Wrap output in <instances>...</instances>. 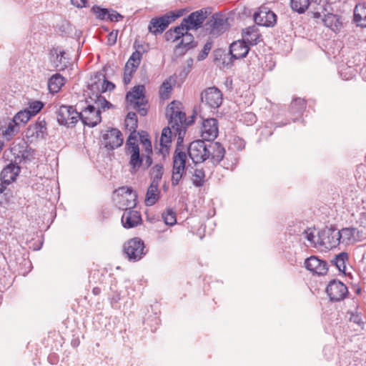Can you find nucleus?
Masks as SVG:
<instances>
[{
  "label": "nucleus",
  "instance_id": "f257e3e1",
  "mask_svg": "<svg viewBox=\"0 0 366 366\" xmlns=\"http://www.w3.org/2000/svg\"><path fill=\"white\" fill-rule=\"evenodd\" d=\"M210 14L211 11L209 8H203L191 13L187 17L183 19L180 24V26L184 27L183 36H181L180 41L175 46L174 54L176 56H183L189 49L197 46L193 35L189 34V31L200 28Z\"/></svg>",
  "mask_w": 366,
  "mask_h": 366
},
{
  "label": "nucleus",
  "instance_id": "f03ea898",
  "mask_svg": "<svg viewBox=\"0 0 366 366\" xmlns=\"http://www.w3.org/2000/svg\"><path fill=\"white\" fill-rule=\"evenodd\" d=\"M165 116L169 125L178 136L177 144L181 145L187 128L194 123L195 115L192 114L187 118L186 113L183 111L182 104L179 101L174 100L167 105Z\"/></svg>",
  "mask_w": 366,
  "mask_h": 366
},
{
  "label": "nucleus",
  "instance_id": "7ed1b4c3",
  "mask_svg": "<svg viewBox=\"0 0 366 366\" xmlns=\"http://www.w3.org/2000/svg\"><path fill=\"white\" fill-rule=\"evenodd\" d=\"M79 104L75 107L61 105L56 111L57 122L60 125L66 127L74 126L79 119V112H78Z\"/></svg>",
  "mask_w": 366,
  "mask_h": 366
},
{
  "label": "nucleus",
  "instance_id": "20e7f679",
  "mask_svg": "<svg viewBox=\"0 0 366 366\" xmlns=\"http://www.w3.org/2000/svg\"><path fill=\"white\" fill-rule=\"evenodd\" d=\"M228 26L227 18L220 13H216L205 24V30L212 37H217L227 30Z\"/></svg>",
  "mask_w": 366,
  "mask_h": 366
},
{
  "label": "nucleus",
  "instance_id": "39448f33",
  "mask_svg": "<svg viewBox=\"0 0 366 366\" xmlns=\"http://www.w3.org/2000/svg\"><path fill=\"white\" fill-rule=\"evenodd\" d=\"M144 243L139 237L132 238L124 244V252L129 261L140 260L145 254Z\"/></svg>",
  "mask_w": 366,
  "mask_h": 366
},
{
  "label": "nucleus",
  "instance_id": "423d86ee",
  "mask_svg": "<svg viewBox=\"0 0 366 366\" xmlns=\"http://www.w3.org/2000/svg\"><path fill=\"white\" fill-rule=\"evenodd\" d=\"M187 150L189 157L195 164L208 159V144L204 139H197L191 142Z\"/></svg>",
  "mask_w": 366,
  "mask_h": 366
},
{
  "label": "nucleus",
  "instance_id": "0eeeda50",
  "mask_svg": "<svg viewBox=\"0 0 366 366\" xmlns=\"http://www.w3.org/2000/svg\"><path fill=\"white\" fill-rule=\"evenodd\" d=\"M338 234L339 229L333 227H326L318 232L317 243L326 249L336 247L340 244Z\"/></svg>",
  "mask_w": 366,
  "mask_h": 366
},
{
  "label": "nucleus",
  "instance_id": "6e6552de",
  "mask_svg": "<svg viewBox=\"0 0 366 366\" xmlns=\"http://www.w3.org/2000/svg\"><path fill=\"white\" fill-rule=\"evenodd\" d=\"M180 15V13L177 14L172 13L171 14H166L160 17L152 18L148 26L149 31L154 35L162 34Z\"/></svg>",
  "mask_w": 366,
  "mask_h": 366
},
{
  "label": "nucleus",
  "instance_id": "1a4fd4ad",
  "mask_svg": "<svg viewBox=\"0 0 366 366\" xmlns=\"http://www.w3.org/2000/svg\"><path fill=\"white\" fill-rule=\"evenodd\" d=\"M79 119L81 120L84 125L89 127H94L99 124L102 121L101 112L99 109H96L92 104H87L84 108L79 104Z\"/></svg>",
  "mask_w": 366,
  "mask_h": 366
},
{
  "label": "nucleus",
  "instance_id": "9d476101",
  "mask_svg": "<svg viewBox=\"0 0 366 366\" xmlns=\"http://www.w3.org/2000/svg\"><path fill=\"white\" fill-rule=\"evenodd\" d=\"M102 144L107 150H114L124 142L122 134L117 128H109L102 132Z\"/></svg>",
  "mask_w": 366,
  "mask_h": 366
},
{
  "label": "nucleus",
  "instance_id": "9b49d317",
  "mask_svg": "<svg viewBox=\"0 0 366 366\" xmlns=\"http://www.w3.org/2000/svg\"><path fill=\"white\" fill-rule=\"evenodd\" d=\"M126 102L127 109H134L143 117L147 115L146 105L148 101L144 93H127Z\"/></svg>",
  "mask_w": 366,
  "mask_h": 366
},
{
  "label": "nucleus",
  "instance_id": "f8f14e48",
  "mask_svg": "<svg viewBox=\"0 0 366 366\" xmlns=\"http://www.w3.org/2000/svg\"><path fill=\"white\" fill-rule=\"evenodd\" d=\"M326 292L332 302H340L344 300L347 294V286L338 280H331L326 287Z\"/></svg>",
  "mask_w": 366,
  "mask_h": 366
},
{
  "label": "nucleus",
  "instance_id": "ddd939ff",
  "mask_svg": "<svg viewBox=\"0 0 366 366\" xmlns=\"http://www.w3.org/2000/svg\"><path fill=\"white\" fill-rule=\"evenodd\" d=\"M48 135L46 122L44 118L39 116L35 123L29 124L26 132V137L31 141L44 139Z\"/></svg>",
  "mask_w": 366,
  "mask_h": 366
},
{
  "label": "nucleus",
  "instance_id": "4468645a",
  "mask_svg": "<svg viewBox=\"0 0 366 366\" xmlns=\"http://www.w3.org/2000/svg\"><path fill=\"white\" fill-rule=\"evenodd\" d=\"M115 85L108 81L105 76L99 74L90 79L88 84V89L91 92H112L114 89Z\"/></svg>",
  "mask_w": 366,
  "mask_h": 366
},
{
  "label": "nucleus",
  "instance_id": "2eb2a0df",
  "mask_svg": "<svg viewBox=\"0 0 366 366\" xmlns=\"http://www.w3.org/2000/svg\"><path fill=\"white\" fill-rule=\"evenodd\" d=\"M305 267L309 271L318 275H325L328 271L327 262L316 256L307 258L305 261Z\"/></svg>",
  "mask_w": 366,
  "mask_h": 366
},
{
  "label": "nucleus",
  "instance_id": "dca6fc26",
  "mask_svg": "<svg viewBox=\"0 0 366 366\" xmlns=\"http://www.w3.org/2000/svg\"><path fill=\"white\" fill-rule=\"evenodd\" d=\"M202 137L207 142L213 141L218 135V122L214 118L204 119L202 122Z\"/></svg>",
  "mask_w": 366,
  "mask_h": 366
},
{
  "label": "nucleus",
  "instance_id": "f3484780",
  "mask_svg": "<svg viewBox=\"0 0 366 366\" xmlns=\"http://www.w3.org/2000/svg\"><path fill=\"white\" fill-rule=\"evenodd\" d=\"M121 197V202L125 209H132L137 204V194L132 187H122L117 189Z\"/></svg>",
  "mask_w": 366,
  "mask_h": 366
},
{
  "label": "nucleus",
  "instance_id": "a211bd4d",
  "mask_svg": "<svg viewBox=\"0 0 366 366\" xmlns=\"http://www.w3.org/2000/svg\"><path fill=\"white\" fill-rule=\"evenodd\" d=\"M254 20L258 25L270 27L275 25L277 16L267 8H262L259 11L254 13Z\"/></svg>",
  "mask_w": 366,
  "mask_h": 366
},
{
  "label": "nucleus",
  "instance_id": "6ab92c4d",
  "mask_svg": "<svg viewBox=\"0 0 366 366\" xmlns=\"http://www.w3.org/2000/svg\"><path fill=\"white\" fill-rule=\"evenodd\" d=\"M208 159L214 165L218 164L224 158L225 149L218 142L210 141L208 143Z\"/></svg>",
  "mask_w": 366,
  "mask_h": 366
},
{
  "label": "nucleus",
  "instance_id": "aec40b11",
  "mask_svg": "<svg viewBox=\"0 0 366 366\" xmlns=\"http://www.w3.org/2000/svg\"><path fill=\"white\" fill-rule=\"evenodd\" d=\"M21 172V168L17 164L11 162L4 167L0 179L3 183L9 185L14 182Z\"/></svg>",
  "mask_w": 366,
  "mask_h": 366
},
{
  "label": "nucleus",
  "instance_id": "412c9836",
  "mask_svg": "<svg viewBox=\"0 0 366 366\" xmlns=\"http://www.w3.org/2000/svg\"><path fill=\"white\" fill-rule=\"evenodd\" d=\"M139 212L133 209H125L122 217V223L124 228L130 229L142 224Z\"/></svg>",
  "mask_w": 366,
  "mask_h": 366
},
{
  "label": "nucleus",
  "instance_id": "4be33fe9",
  "mask_svg": "<svg viewBox=\"0 0 366 366\" xmlns=\"http://www.w3.org/2000/svg\"><path fill=\"white\" fill-rule=\"evenodd\" d=\"M248 44H249L244 40L233 42L230 45L229 49L232 58L238 59L245 57L249 50Z\"/></svg>",
  "mask_w": 366,
  "mask_h": 366
},
{
  "label": "nucleus",
  "instance_id": "5701e85b",
  "mask_svg": "<svg viewBox=\"0 0 366 366\" xmlns=\"http://www.w3.org/2000/svg\"><path fill=\"white\" fill-rule=\"evenodd\" d=\"M359 231L356 228L346 227L339 230L338 237L340 243L350 244L357 240Z\"/></svg>",
  "mask_w": 366,
  "mask_h": 366
},
{
  "label": "nucleus",
  "instance_id": "b1692460",
  "mask_svg": "<svg viewBox=\"0 0 366 366\" xmlns=\"http://www.w3.org/2000/svg\"><path fill=\"white\" fill-rule=\"evenodd\" d=\"M130 152L132 153L129 160L131 172H136L143 164V157L140 156L139 148L137 144H133L132 150Z\"/></svg>",
  "mask_w": 366,
  "mask_h": 366
},
{
  "label": "nucleus",
  "instance_id": "393cba45",
  "mask_svg": "<svg viewBox=\"0 0 366 366\" xmlns=\"http://www.w3.org/2000/svg\"><path fill=\"white\" fill-rule=\"evenodd\" d=\"M353 20L357 26L366 27V4H357L355 6Z\"/></svg>",
  "mask_w": 366,
  "mask_h": 366
},
{
  "label": "nucleus",
  "instance_id": "a878e982",
  "mask_svg": "<svg viewBox=\"0 0 366 366\" xmlns=\"http://www.w3.org/2000/svg\"><path fill=\"white\" fill-rule=\"evenodd\" d=\"M324 24L335 32L339 31L342 26L341 17L334 14H327L323 19Z\"/></svg>",
  "mask_w": 366,
  "mask_h": 366
},
{
  "label": "nucleus",
  "instance_id": "bb28decb",
  "mask_svg": "<svg viewBox=\"0 0 366 366\" xmlns=\"http://www.w3.org/2000/svg\"><path fill=\"white\" fill-rule=\"evenodd\" d=\"M172 128L167 127L162 129L160 138V149L159 152L164 155L169 152V147L172 142Z\"/></svg>",
  "mask_w": 366,
  "mask_h": 366
},
{
  "label": "nucleus",
  "instance_id": "cd10ccee",
  "mask_svg": "<svg viewBox=\"0 0 366 366\" xmlns=\"http://www.w3.org/2000/svg\"><path fill=\"white\" fill-rule=\"evenodd\" d=\"M159 184L151 183L146 193L145 204L149 207L154 205L159 200Z\"/></svg>",
  "mask_w": 366,
  "mask_h": 366
},
{
  "label": "nucleus",
  "instance_id": "c85d7f7f",
  "mask_svg": "<svg viewBox=\"0 0 366 366\" xmlns=\"http://www.w3.org/2000/svg\"><path fill=\"white\" fill-rule=\"evenodd\" d=\"M260 34L255 26H249L243 31V40L250 45H255L258 43Z\"/></svg>",
  "mask_w": 366,
  "mask_h": 366
},
{
  "label": "nucleus",
  "instance_id": "c756f323",
  "mask_svg": "<svg viewBox=\"0 0 366 366\" xmlns=\"http://www.w3.org/2000/svg\"><path fill=\"white\" fill-rule=\"evenodd\" d=\"M66 79L59 74L52 75L48 81L49 92H59L65 84Z\"/></svg>",
  "mask_w": 366,
  "mask_h": 366
},
{
  "label": "nucleus",
  "instance_id": "7c9ffc66",
  "mask_svg": "<svg viewBox=\"0 0 366 366\" xmlns=\"http://www.w3.org/2000/svg\"><path fill=\"white\" fill-rule=\"evenodd\" d=\"M348 254L345 252H342L335 256L331 260V264L335 265L340 272L345 273L346 262H348Z\"/></svg>",
  "mask_w": 366,
  "mask_h": 366
},
{
  "label": "nucleus",
  "instance_id": "2f4dec72",
  "mask_svg": "<svg viewBox=\"0 0 366 366\" xmlns=\"http://www.w3.org/2000/svg\"><path fill=\"white\" fill-rule=\"evenodd\" d=\"M201 94L202 99L204 98L207 104L212 108H218L222 103V93H204V97L202 96L203 93Z\"/></svg>",
  "mask_w": 366,
  "mask_h": 366
},
{
  "label": "nucleus",
  "instance_id": "473e14b6",
  "mask_svg": "<svg viewBox=\"0 0 366 366\" xmlns=\"http://www.w3.org/2000/svg\"><path fill=\"white\" fill-rule=\"evenodd\" d=\"M183 31L184 27L180 26V24L173 29H170L164 34L165 39L168 41H177L180 40L181 36H183Z\"/></svg>",
  "mask_w": 366,
  "mask_h": 366
},
{
  "label": "nucleus",
  "instance_id": "72a5a7b5",
  "mask_svg": "<svg viewBox=\"0 0 366 366\" xmlns=\"http://www.w3.org/2000/svg\"><path fill=\"white\" fill-rule=\"evenodd\" d=\"M142 59V53L141 51L136 50L134 51L129 59H128L127 62L125 65V69H129L132 71H135L137 69L138 66L140 64Z\"/></svg>",
  "mask_w": 366,
  "mask_h": 366
},
{
  "label": "nucleus",
  "instance_id": "f704fd0d",
  "mask_svg": "<svg viewBox=\"0 0 366 366\" xmlns=\"http://www.w3.org/2000/svg\"><path fill=\"white\" fill-rule=\"evenodd\" d=\"M124 126L130 132H136L138 126V120L135 112H128L124 120Z\"/></svg>",
  "mask_w": 366,
  "mask_h": 366
},
{
  "label": "nucleus",
  "instance_id": "c9c22d12",
  "mask_svg": "<svg viewBox=\"0 0 366 366\" xmlns=\"http://www.w3.org/2000/svg\"><path fill=\"white\" fill-rule=\"evenodd\" d=\"M19 153L21 154V160L24 162H31L34 159L35 150L31 147L25 146L24 144H19Z\"/></svg>",
  "mask_w": 366,
  "mask_h": 366
},
{
  "label": "nucleus",
  "instance_id": "e433bc0d",
  "mask_svg": "<svg viewBox=\"0 0 366 366\" xmlns=\"http://www.w3.org/2000/svg\"><path fill=\"white\" fill-rule=\"evenodd\" d=\"M205 172L203 168L196 167L192 174V183L197 187H202L205 182Z\"/></svg>",
  "mask_w": 366,
  "mask_h": 366
},
{
  "label": "nucleus",
  "instance_id": "4c0bfd02",
  "mask_svg": "<svg viewBox=\"0 0 366 366\" xmlns=\"http://www.w3.org/2000/svg\"><path fill=\"white\" fill-rule=\"evenodd\" d=\"M177 145L174 157H173V166L174 167H186V161H187V154L184 152L180 151L178 149Z\"/></svg>",
  "mask_w": 366,
  "mask_h": 366
},
{
  "label": "nucleus",
  "instance_id": "58836bf2",
  "mask_svg": "<svg viewBox=\"0 0 366 366\" xmlns=\"http://www.w3.org/2000/svg\"><path fill=\"white\" fill-rule=\"evenodd\" d=\"M306 101L302 98L293 99L290 106V111L292 114H301L306 108Z\"/></svg>",
  "mask_w": 366,
  "mask_h": 366
},
{
  "label": "nucleus",
  "instance_id": "ea45409f",
  "mask_svg": "<svg viewBox=\"0 0 366 366\" xmlns=\"http://www.w3.org/2000/svg\"><path fill=\"white\" fill-rule=\"evenodd\" d=\"M164 174L163 165L161 164H155L151 170L152 182L151 183L159 184V182Z\"/></svg>",
  "mask_w": 366,
  "mask_h": 366
},
{
  "label": "nucleus",
  "instance_id": "a19ab883",
  "mask_svg": "<svg viewBox=\"0 0 366 366\" xmlns=\"http://www.w3.org/2000/svg\"><path fill=\"white\" fill-rule=\"evenodd\" d=\"M291 8L299 14L304 13L310 5L309 0H291Z\"/></svg>",
  "mask_w": 366,
  "mask_h": 366
},
{
  "label": "nucleus",
  "instance_id": "79ce46f5",
  "mask_svg": "<svg viewBox=\"0 0 366 366\" xmlns=\"http://www.w3.org/2000/svg\"><path fill=\"white\" fill-rule=\"evenodd\" d=\"M19 125L17 123L14 122V119H12L9 122L5 131L3 132L4 136L7 139H10L11 137H14L19 131Z\"/></svg>",
  "mask_w": 366,
  "mask_h": 366
},
{
  "label": "nucleus",
  "instance_id": "37998d69",
  "mask_svg": "<svg viewBox=\"0 0 366 366\" xmlns=\"http://www.w3.org/2000/svg\"><path fill=\"white\" fill-rule=\"evenodd\" d=\"M44 104L39 100H32L29 102V109H26L29 111L31 116H35L44 107Z\"/></svg>",
  "mask_w": 366,
  "mask_h": 366
},
{
  "label": "nucleus",
  "instance_id": "c03bdc74",
  "mask_svg": "<svg viewBox=\"0 0 366 366\" xmlns=\"http://www.w3.org/2000/svg\"><path fill=\"white\" fill-rule=\"evenodd\" d=\"M31 117V116L29 113V111L25 109L16 113V115L13 117V119L14 122H16L19 125L21 123H26Z\"/></svg>",
  "mask_w": 366,
  "mask_h": 366
},
{
  "label": "nucleus",
  "instance_id": "a18cd8bd",
  "mask_svg": "<svg viewBox=\"0 0 366 366\" xmlns=\"http://www.w3.org/2000/svg\"><path fill=\"white\" fill-rule=\"evenodd\" d=\"M162 218L166 224L172 226L176 222V212L172 209H167L165 212L162 213Z\"/></svg>",
  "mask_w": 366,
  "mask_h": 366
},
{
  "label": "nucleus",
  "instance_id": "49530a36",
  "mask_svg": "<svg viewBox=\"0 0 366 366\" xmlns=\"http://www.w3.org/2000/svg\"><path fill=\"white\" fill-rule=\"evenodd\" d=\"M339 72L340 76L345 80L352 79L356 74V71L353 68L345 66H342Z\"/></svg>",
  "mask_w": 366,
  "mask_h": 366
},
{
  "label": "nucleus",
  "instance_id": "de8ad7c7",
  "mask_svg": "<svg viewBox=\"0 0 366 366\" xmlns=\"http://www.w3.org/2000/svg\"><path fill=\"white\" fill-rule=\"evenodd\" d=\"M64 51H60L59 53H57V51L55 50L56 59L54 60V64L57 69H63L66 65V62L64 61L65 58L64 57Z\"/></svg>",
  "mask_w": 366,
  "mask_h": 366
},
{
  "label": "nucleus",
  "instance_id": "09e8293b",
  "mask_svg": "<svg viewBox=\"0 0 366 366\" xmlns=\"http://www.w3.org/2000/svg\"><path fill=\"white\" fill-rule=\"evenodd\" d=\"M92 11L97 14V17L101 20L108 19L109 11L107 9L101 8L98 6H94L92 9Z\"/></svg>",
  "mask_w": 366,
  "mask_h": 366
},
{
  "label": "nucleus",
  "instance_id": "8fccbe9b",
  "mask_svg": "<svg viewBox=\"0 0 366 366\" xmlns=\"http://www.w3.org/2000/svg\"><path fill=\"white\" fill-rule=\"evenodd\" d=\"M102 93H92L93 95H95L97 98L96 103L98 104L99 107H101L103 109H109L113 107V105L108 101L106 100L105 98L101 96Z\"/></svg>",
  "mask_w": 366,
  "mask_h": 366
},
{
  "label": "nucleus",
  "instance_id": "3c124183",
  "mask_svg": "<svg viewBox=\"0 0 366 366\" xmlns=\"http://www.w3.org/2000/svg\"><path fill=\"white\" fill-rule=\"evenodd\" d=\"M175 83L174 79L172 77H169L168 79L165 80L160 88L159 92H169L172 89V86Z\"/></svg>",
  "mask_w": 366,
  "mask_h": 366
},
{
  "label": "nucleus",
  "instance_id": "603ef678",
  "mask_svg": "<svg viewBox=\"0 0 366 366\" xmlns=\"http://www.w3.org/2000/svg\"><path fill=\"white\" fill-rule=\"evenodd\" d=\"M211 48H212V43L207 42L204 45L202 50L200 51L199 54L198 55L197 59L199 61H202V60L204 59L207 56L209 51L211 50Z\"/></svg>",
  "mask_w": 366,
  "mask_h": 366
},
{
  "label": "nucleus",
  "instance_id": "864d4df0",
  "mask_svg": "<svg viewBox=\"0 0 366 366\" xmlns=\"http://www.w3.org/2000/svg\"><path fill=\"white\" fill-rule=\"evenodd\" d=\"M243 117L244 122H247V124H252L256 122L257 117L252 112H247L243 114Z\"/></svg>",
  "mask_w": 366,
  "mask_h": 366
},
{
  "label": "nucleus",
  "instance_id": "5fc2aeb1",
  "mask_svg": "<svg viewBox=\"0 0 366 366\" xmlns=\"http://www.w3.org/2000/svg\"><path fill=\"white\" fill-rule=\"evenodd\" d=\"M134 72V71L124 68L123 81L125 85L130 83Z\"/></svg>",
  "mask_w": 366,
  "mask_h": 366
},
{
  "label": "nucleus",
  "instance_id": "6e6d98bb",
  "mask_svg": "<svg viewBox=\"0 0 366 366\" xmlns=\"http://www.w3.org/2000/svg\"><path fill=\"white\" fill-rule=\"evenodd\" d=\"M123 16L115 11H112V13L109 12L108 19L111 21H119L123 19Z\"/></svg>",
  "mask_w": 366,
  "mask_h": 366
},
{
  "label": "nucleus",
  "instance_id": "4d7b16f0",
  "mask_svg": "<svg viewBox=\"0 0 366 366\" xmlns=\"http://www.w3.org/2000/svg\"><path fill=\"white\" fill-rule=\"evenodd\" d=\"M350 321L358 325L359 326H361L364 324L361 316L358 314L351 313Z\"/></svg>",
  "mask_w": 366,
  "mask_h": 366
},
{
  "label": "nucleus",
  "instance_id": "13d9d810",
  "mask_svg": "<svg viewBox=\"0 0 366 366\" xmlns=\"http://www.w3.org/2000/svg\"><path fill=\"white\" fill-rule=\"evenodd\" d=\"M121 300V295L119 292H115L112 295V296L110 298V303L113 308L117 307V304Z\"/></svg>",
  "mask_w": 366,
  "mask_h": 366
},
{
  "label": "nucleus",
  "instance_id": "bf43d9fd",
  "mask_svg": "<svg viewBox=\"0 0 366 366\" xmlns=\"http://www.w3.org/2000/svg\"><path fill=\"white\" fill-rule=\"evenodd\" d=\"M184 174H178V173H174L172 172V186H177L179 184L180 180L182 179Z\"/></svg>",
  "mask_w": 366,
  "mask_h": 366
},
{
  "label": "nucleus",
  "instance_id": "052dcab7",
  "mask_svg": "<svg viewBox=\"0 0 366 366\" xmlns=\"http://www.w3.org/2000/svg\"><path fill=\"white\" fill-rule=\"evenodd\" d=\"M152 154H142V157H144V163H143V166L144 169H148L152 164L153 160L151 157Z\"/></svg>",
  "mask_w": 366,
  "mask_h": 366
},
{
  "label": "nucleus",
  "instance_id": "680f3d73",
  "mask_svg": "<svg viewBox=\"0 0 366 366\" xmlns=\"http://www.w3.org/2000/svg\"><path fill=\"white\" fill-rule=\"evenodd\" d=\"M135 132H131L127 140V146L129 147V151H132V146H133V144H137L135 142L136 141V136L134 135Z\"/></svg>",
  "mask_w": 366,
  "mask_h": 366
},
{
  "label": "nucleus",
  "instance_id": "e2e57ef3",
  "mask_svg": "<svg viewBox=\"0 0 366 366\" xmlns=\"http://www.w3.org/2000/svg\"><path fill=\"white\" fill-rule=\"evenodd\" d=\"M72 5L77 8H83L87 6V0H71Z\"/></svg>",
  "mask_w": 366,
  "mask_h": 366
},
{
  "label": "nucleus",
  "instance_id": "0e129e2a",
  "mask_svg": "<svg viewBox=\"0 0 366 366\" xmlns=\"http://www.w3.org/2000/svg\"><path fill=\"white\" fill-rule=\"evenodd\" d=\"M142 147H144L145 154H152V146L151 142H147V143H144L142 144Z\"/></svg>",
  "mask_w": 366,
  "mask_h": 366
},
{
  "label": "nucleus",
  "instance_id": "69168bd1",
  "mask_svg": "<svg viewBox=\"0 0 366 366\" xmlns=\"http://www.w3.org/2000/svg\"><path fill=\"white\" fill-rule=\"evenodd\" d=\"M309 231V229H305L304 233L306 234V239L310 241V242L312 243H315V236L314 235V234L312 232H308Z\"/></svg>",
  "mask_w": 366,
  "mask_h": 366
},
{
  "label": "nucleus",
  "instance_id": "338daca9",
  "mask_svg": "<svg viewBox=\"0 0 366 366\" xmlns=\"http://www.w3.org/2000/svg\"><path fill=\"white\" fill-rule=\"evenodd\" d=\"M139 137H140V142H141L142 144H144V143H147V142H151L149 139L148 134L145 132H142L139 134Z\"/></svg>",
  "mask_w": 366,
  "mask_h": 366
},
{
  "label": "nucleus",
  "instance_id": "774afa93",
  "mask_svg": "<svg viewBox=\"0 0 366 366\" xmlns=\"http://www.w3.org/2000/svg\"><path fill=\"white\" fill-rule=\"evenodd\" d=\"M172 172L184 174H185V167H172Z\"/></svg>",
  "mask_w": 366,
  "mask_h": 366
}]
</instances>
